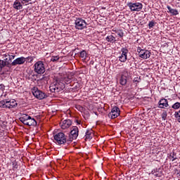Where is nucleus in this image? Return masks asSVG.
I'll return each instance as SVG.
<instances>
[{"label": "nucleus", "instance_id": "7c9ffc66", "mask_svg": "<svg viewBox=\"0 0 180 180\" xmlns=\"http://www.w3.org/2000/svg\"><path fill=\"white\" fill-rule=\"evenodd\" d=\"M174 117H176V119H177V122L180 123V110L178 112H175Z\"/></svg>", "mask_w": 180, "mask_h": 180}, {"label": "nucleus", "instance_id": "dca6fc26", "mask_svg": "<svg viewBox=\"0 0 180 180\" xmlns=\"http://www.w3.org/2000/svg\"><path fill=\"white\" fill-rule=\"evenodd\" d=\"M169 106V104H168V100L165 98H161L158 102V107L160 109H165L166 108H168Z\"/></svg>", "mask_w": 180, "mask_h": 180}, {"label": "nucleus", "instance_id": "393cba45", "mask_svg": "<svg viewBox=\"0 0 180 180\" xmlns=\"http://www.w3.org/2000/svg\"><path fill=\"white\" fill-rule=\"evenodd\" d=\"M176 155V153H175V152H171L169 155V159L172 160V161H175V160L178 159L175 158Z\"/></svg>", "mask_w": 180, "mask_h": 180}, {"label": "nucleus", "instance_id": "2eb2a0df", "mask_svg": "<svg viewBox=\"0 0 180 180\" xmlns=\"http://www.w3.org/2000/svg\"><path fill=\"white\" fill-rule=\"evenodd\" d=\"M26 62V58L21 56L20 58H16L11 63V65H22L24 63Z\"/></svg>", "mask_w": 180, "mask_h": 180}, {"label": "nucleus", "instance_id": "f8f14e48", "mask_svg": "<svg viewBox=\"0 0 180 180\" xmlns=\"http://www.w3.org/2000/svg\"><path fill=\"white\" fill-rule=\"evenodd\" d=\"M79 134V129H78V127H72L70 131V136H72V137L69 139V141H72V140H77Z\"/></svg>", "mask_w": 180, "mask_h": 180}, {"label": "nucleus", "instance_id": "412c9836", "mask_svg": "<svg viewBox=\"0 0 180 180\" xmlns=\"http://www.w3.org/2000/svg\"><path fill=\"white\" fill-rule=\"evenodd\" d=\"M4 91H5V87L4 85L0 84V98H6L7 94Z\"/></svg>", "mask_w": 180, "mask_h": 180}, {"label": "nucleus", "instance_id": "aec40b11", "mask_svg": "<svg viewBox=\"0 0 180 180\" xmlns=\"http://www.w3.org/2000/svg\"><path fill=\"white\" fill-rule=\"evenodd\" d=\"M94 136V133L92 130H87L85 135V140H91Z\"/></svg>", "mask_w": 180, "mask_h": 180}, {"label": "nucleus", "instance_id": "a878e982", "mask_svg": "<svg viewBox=\"0 0 180 180\" xmlns=\"http://www.w3.org/2000/svg\"><path fill=\"white\" fill-rule=\"evenodd\" d=\"M172 109H174L176 110L178 109H180V103L179 102L175 103L174 104L172 105Z\"/></svg>", "mask_w": 180, "mask_h": 180}, {"label": "nucleus", "instance_id": "b1692460", "mask_svg": "<svg viewBox=\"0 0 180 180\" xmlns=\"http://www.w3.org/2000/svg\"><path fill=\"white\" fill-rule=\"evenodd\" d=\"M132 82L136 84V86H137V85H139V82H141V77H136L134 78V79L132 80Z\"/></svg>", "mask_w": 180, "mask_h": 180}, {"label": "nucleus", "instance_id": "7ed1b4c3", "mask_svg": "<svg viewBox=\"0 0 180 180\" xmlns=\"http://www.w3.org/2000/svg\"><path fill=\"white\" fill-rule=\"evenodd\" d=\"M20 121L25 126H37L36 120L27 114H22L20 117Z\"/></svg>", "mask_w": 180, "mask_h": 180}, {"label": "nucleus", "instance_id": "6e6552de", "mask_svg": "<svg viewBox=\"0 0 180 180\" xmlns=\"http://www.w3.org/2000/svg\"><path fill=\"white\" fill-rule=\"evenodd\" d=\"M127 6L129 8L131 12H140L143 9V4L140 2L136 3H128Z\"/></svg>", "mask_w": 180, "mask_h": 180}, {"label": "nucleus", "instance_id": "4c0bfd02", "mask_svg": "<svg viewBox=\"0 0 180 180\" xmlns=\"http://www.w3.org/2000/svg\"><path fill=\"white\" fill-rule=\"evenodd\" d=\"M77 124H81V121L77 120Z\"/></svg>", "mask_w": 180, "mask_h": 180}, {"label": "nucleus", "instance_id": "4468645a", "mask_svg": "<svg viewBox=\"0 0 180 180\" xmlns=\"http://www.w3.org/2000/svg\"><path fill=\"white\" fill-rule=\"evenodd\" d=\"M72 125V122L71 120H64L60 122V126L63 130H67V129H70Z\"/></svg>", "mask_w": 180, "mask_h": 180}, {"label": "nucleus", "instance_id": "423d86ee", "mask_svg": "<svg viewBox=\"0 0 180 180\" xmlns=\"http://www.w3.org/2000/svg\"><path fill=\"white\" fill-rule=\"evenodd\" d=\"M137 53L139 57L143 58V60H147V58H150L151 57V52L147 49H143L141 47L137 48Z\"/></svg>", "mask_w": 180, "mask_h": 180}, {"label": "nucleus", "instance_id": "f704fd0d", "mask_svg": "<svg viewBox=\"0 0 180 180\" xmlns=\"http://www.w3.org/2000/svg\"><path fill=\"white\" fill-rule=\"evenodd\" d=\"M30 1L32 0H21V4H22V5H27V3L30 2Z\"/></svg>", "mask_w": 180, "mask_h": 180}, {"label": "nucleus", "instance_id": "9d476101", "mask_svg": "<svg viewBox=\"0 0 180 180\" xmlns=\"http://www.w3.org/2000/svg\"><path fill=\"white\" fill-rule=\"evenodd\" d=\"M75 27L79 30H82V29H85V27H86V22L82 18H77L75 20Z\"/></svg>", "mask_w": 180, "mask_h": 180}, {"label": "nucleus", "instance_id": "2f4dec72", "mask_svg": "<svg viewBox=\"0 0 180 180\" xmlns=\"http://www.w3.org/2000/svg\"><path fill=\"white\" fill-rule=\"evenodd\" d=\"M60 60V56H52L51 61H53V63H56V61H58Z\"/></svg>", "mask_w": 180, "mask_h": 180}, {"label": "nucleus", "instance_id": "cd10ccee", "mask_svg": "<svg viewBox=\"0 0 180 180\" xmlns=\"http://www.w3.org/2000/svg\"><path fill=\"white\" fill-rule=\"evenodd\" d=\"M117 34L122 38L123 36H124V33L123 32V30H120V29H118L117 31Z\"/></svg>", "mask_w": 180, "mask_h": 180}, {"label": "nucleus", "instance_id": "20e7f679", "mask_svg": "<svg viewBox=\"0 0 180 180\" xmlns=\"http://www.w3.org/2000/svg\"><path fill=\"white\" fill-rule=\"evenodd\" d=\"M18 106V103L15 100L4 99L0 101V108L12 109Z\"/></svg>", "mask_w": 180, "mask_h": 180}, {"label": "nucleus", "instance_id": "4be33fe9", "mask_svg": "<svg viewBox=\"0 0 180 180\" xmlns=\"http://www.w3.org/2000/svg\"><path fill=\"white\" fill-rule=\"evenodd\" d=\"M106 41H108V43H115L116 41V37H113V35H108L105 38Z\"/></svg>", "mask_w": 180, "mask_h": 180}, {"label": "nucleus", "instance_id": "f3484780", "mask_svg": "<svg viewBox=\"0 0 180 180\" xmlns=\"http://www.w3.org/2000/svg\"><path fill=\"white\" fill-rule=\"evenodd\" d=\"M167 8L168 9L167 13H171L172 16H176V15H179L178 10L171 8L169 6H167Z\"/></svg>", "mask_w": 180, "mask_h": 180}, {"label": "nucleus", "instance_id": "5701e85b", "mask_svg": "<svg viewBox=\"0 0 180 180\" xmlns=\"http://www.w3.org/2000/svg\"><path fill=\"white\" fill-rule=\"evenodd\" d=\"M86 51L83 50L79 53V57H81V58H82L83 60H86Z\"/></svg>", "mask_w": 180, "mask_h": 180}, {"label": "nucleus", "instance_id": "c9c22d12", "mask_svg": "<svg viewBox=\"0 0 180 180\" xmlns=\"http://www.w3.org/2000/svg\"><path fill=\"white\" fill-rule=\"evenodd\" d=\"M77 109H78V110H79L80 112H82V110H84V108H82V106L81 105H77Z\"/></svg>", "mask_w": 180, "mask_h": 180}, {"label": "nucleus", "instance_id": "a211bd4d", "mask_svg": "<svg viewBox=\"0 0 180 180\" xmlns=\"http://www.w3.org/2000/svg\"><path fill=\"white\" fill-rule=\"evenodd\" d=\"M13 8H14V9H17V11H19L22 9L23 6H22V4L19 2V0H16L13 5Z\"/></svg>", "mask_w": 180, "mask_h": 180}, {"label": "nucleus", "instance_id": "ddd939ff", "mask_svg": "<svg viewBox=\"0 0 180 180\" xmlns=\"http://www.w3.org/2000/svg\"><path fill=\"white\" fill-rule=\"evenodd\" d=\"M120 115V109L118 107L115 106L112 108L111 112L108 114V117L111 119H116Z\"/></svg>", "mask_w": 180, "mask_h": 180}, {"label": "nucleus", "instance_id": "f03ea898", "mask_svg": "<svg viewBox=\"0 0 180 180\" xmlns=\"http://www.w3.org/2000/svg\"><path fill=\"white\" fill-rule=\"evenodd\" d=\"M53 139L56 144H58V146H65L70 141L68 136L63 132H54Z\"/></svg>", "mask_w": 180, "mask_h": 180}, {"label": "nucleus", "instance_id": "bb28decb", "mask_svg": "<svg viewBox=\"0 0 180 180\" xmlns=\"http://www.w3.org/2000/svg\"><path fill=\"white\" fill-rule=\"evenodd\" d=\"M34 58H36V57L30 56L25 58V61H27L28 63H33V60H34Z\"/></svg>", "mask_w": 180, "mask_h": 180}, {"label": "nucleus", "instance_id": "9b49d317", "mask_svg": "<svg viewBox=\"0 0 180 180\" xmlns=\"http://www.w3.org/2000/svg\"><path fill=\"white\" fill-rule=\"evenodd\" d=\"M129 53V50L126 48H122L121 56H119V60L121 63H126L127 61V54Z\"/></svg>", "mask_w": 180, "mask_h": 180}, {"label": "nucleus", "instance_id": "58836bf2", "mask_svg": "<svg viewBox=\"0 0 180 180\" xmlns=\"http://www.w3.org/2000/svg\"><path fill=\"white\" fill-rule=\"evenodd\" d=\"M177 1H180V0H177Z\"/></svg>", "mask_w": 180, "mask_h": 180}, {"label": "nucleus", "instance_id": "473e14b6", "mask_svg": "<svg viewBox=\"0 0 180 180\" xmlns=\"http://www.w3.org/2000/svg\"><path fill=\"white\" fill-rule=\"evenodd\" d=\"M13 169H18V162L16 161L13 162Z\"/></svg>", "mask_w": 180, "mask_h": 180}, {"label": "nucleus", "instance_id": "c85d7f7f", "mask_svg": "<svg viewBox=\"0 0 180 180\" xmlns=\"http://www.w3.org/2000/svg\"><path fill=\"white\" fill-rule=\"evenodd\" d=\"M155 25H157V22H155V21H150L148 23L149 29H153V27H154Z\"/></svg>", "mask_w": 180, "mask_h": 180}, {"label": "nucleus", "instance_id": "e433bc0d", "mask_svg": "<svg viewBox=\"0 0 180 180\" xmlns=\"http://www.w3.org/2000/svg\"><path fill=\"white\" fill-rule=\"evenodd\" d=\"M112 32H114L115 33H117V30L113 28V29L112 30Z\"/></svg>", "mask_w": 180, "mask_h": 180}, {"label": "nucleus", "instance_id": "6ab92c4d", "mask_svg": "<svg viewBox=\"0 0 180 180\" xmlns=\"http://www.w3.org/2000/svg\"><path fill=\"white\" fill-rule=\"evenodd\" d=\"M120 84L122 85V86H124L126 84H127V77L122 75L120 79Z\"/></svg>", "mask_w": 180, "mask_h": 180}, {"label": "nucleus", "instance_id": "39448f33", "mask_svg": "<svg viewBox=\"0 0 180 180\" xmlns=\"http://www.w3.org/2000/svg\"><path fill=\"white\" fill-rule=\"evenodd\" d=\"M34 71L37 74H44L46 72V67L44 66V63L41 60L37 61L34 65Z\"/></svg>", "mask_w": 180, "mask_h": 180}, {"label": "nucleus", "instance_id": "f257e3e1", "mask_svg": "<svg viewBox=\"0 0 180 180\" xmlns=\"http://www.w3.org/2000/svg\"><path fill=\"white\" fill-rule=\"evenodd\" d=\"M72 79V77L67 75L65 72L59 73L58 81L59 82H60V84H62L61 86L58 87L57 84L51 85L49 87L50 91H51V92H58L60 89H63L65 88V85L64 84H71Z\"/></svg>", "mask_w": 180, "mask_h": 180}, {"label": "nucleus", "instance_id": "c756f323", "mask_svg": "<svg viewBox=\"0 0 180 180\" xmlns=\"http://www.w3.org/2000/svg\"><path fill=\"white\" fill-rule=\"evenodd\" d=\"M6 65V63H5V61L0 60V72L1 71H2V68H4V67H5Z\"/></svg>", "mask_w": 180, "mask_h": 180}, {"label": "nucleus", "instance_id": "72a5a7b5", "mask_svg": "<svg viewBox=\"0 0 180 180\" xmlns=\"http://www.w3.org/2000/svg\"><path fill=\"white\" fill-rule=\"evenodd\" d=\"M167 112H162V120H165L167 119Z\"/></svg>", "mask_w": 180, "mask_h": 180}, {"label": "nucleus", "instance_id": "1a4fd4ad", "mask_svg": "<svg viewBox=\"0 0 180 180\" xmlns=\"http://www.w3.org/2000/svg\"><path fill=\"white\" fill-rule=\"evenodd\" d=\"M2 56L5 60L4 63H6L7 65H9V64L12 63V60L15 59V55H13L12 53H3Z\"/></svg>", "mask_w": 180, "mask_h": 180}, {"label": "nucleus", "instance_id": "0eeeda50", "mask_svg": "<svg viewBox=\"0 0 180 180\" xmlns=\"http://www.w3.org/2000/svg\"><path fill=\"white\" fill-rule=\"evenodd\" d=\"M32 94L37 99H45V98H47L49 96L47 94L43 92L41 90H39L37 87H34L32 89Z\"/></svg>", "mask_w": 180, "mask_h": 180}]
</instances>
